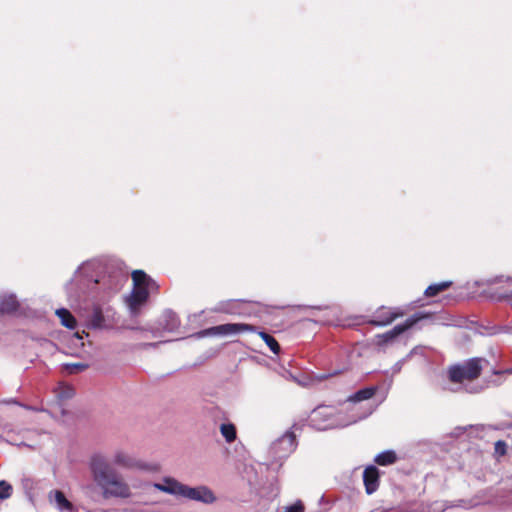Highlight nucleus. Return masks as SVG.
<instances>
[{
	"label": "nucleus",
	"mask_w": 512,
	"mask_h": 512,
	"mask_svg": "<svg viewBox=\"0 0 512 512\" xmlns=\"http://www.w3.org/2000/svg\"><path fill=\"white\" fill-rule=\"evenodd\" d=\"M90 470L105 499H127L132 496L129 484L103 455L95 454L91 457Z\"/></svg>",
	"instance_id": "obj_1"
},
{
	"label": "nucleus",
	"mask_w": 512,
	"mask_h": 512,
	"mask_svg": "<svg viewBox=\"0 0 512 512\" xmlns=\"http://www.w3.org/2000/svg\"><path fill=\"white\" fill-rule=\"evenodd\" d=\"M131 277L133 289L126 302L131 313L137 315L140 307L147 302L150 292L158 291L159 286L143 270H134Z\"/></svg>",
	"instance_id": "obj_2"
},
{
	"label": "nucleus",
	"mask_w": 512,
	"mask_h": 512,
	"mask_svg": "<svg viewBox=\"0 0 512 512\" xmlns=\"http://www.w3.org/2000/svg\"><path fill=\"white\" fill-rule=\"evenodd\" d=\"M348 412L350 413L348 419L344 423L340 424L336 419H334L335 410L333 408L329 406H319L313 410L311 414V422L318 430H326L339 426L345 427L357 423L370 414V412L358 413L355 405L349 408Z\"/></svg>",
	"instance_id": "obj_3"
},
{
	"label": "nucleus",
	"mask_w": 512,
	"mask_h": 512,
	"mask_svg": "<svg viewBox=\"0 0 512 512\" xmlns=\"http://www.w3.org/2000/svg\"><path fill=\"white\" fill-rule=\"evenodd\" d=\"M482 372L481 359L472 358L464 364L452 365L448 369V377L452 383H462L477 379Z\"/></svg>",
	"instance_id": "obj_4"
},
{
	"label": "nucleus",
	"mask_w": 512,
	"mask_h": 512,
	"mask_svg": "<svg viewBox=\"0 0 512 512\" xmlns=\"http://www.w3.org/2000/svg\"><path fill=\"white\" fill-rule=\"evenodd\" d=\"M427 315L423 313H415L402 324L396 325L393 329L375 336V344L378 346H385L393 342L399 335L412 328Z\"/></svg>",
	"instance_id": "obj_5"
},
{
	"label": "nucleus",
	"mask_w": 512,
	"mask_h": 512,
	"mask_svg": "<svg viewBox=\"0 0 512 512\" xmlns=\"http://www.w3.org/2000/svg\"><path fill=\"white\" fill-rule=\"evenodd\" d=\"M405 315V312L401 308L380 306L378 307L370 319L364 322L373 326H387L394 322L396 319L401 318Z\"/></svg>",
	"instance_id": "obj_6"
},
{
	"label": "nucleus",
	"mask_w": 512,
	"mask_h": 512,
	"mask_svg": "<svg viewBox=\"0 0 512 512\" xmlns=\"http://www.w3.org/2000/svg\"><path fill=\"white\" fill-rule=\"evenodd\" d=\"M244 332H256V327L247 323H226L207 328L200 332L202 336H228Z\"/></svg>",
	"instance_id": "obj_7"
},
{
	"label": "nucleus",
	"mask_w": 512,
	"mask_h": 512,
	"mask_svg": "<svg viewBox=\"0 0 512 512\" xmlns=\"http://www.w3.org/2000/svg\"><path fill=\"white\" fill-rule=\"evenodd\" d=\"M112 463L120 468L127 469V470H148L149 467L145 463H143L141 460L137 459L133 454L130 452L124 450V449H117L114 452Z\"/></svg>",
	"instance_id": "obj_8"
},
{
	"label": "nucleus",
	"mask_w": 512,
	"mask_h": 512,
	"mask_svg": "<svg viewBox=\"0 0 512 512\" xmlns=\"http://www.w3.org/2000/svg\"><path fill=\"white\" fill-rule=\"evenodd\" d=\"M181 497L199 501L205 504H211L216 501L214 493L206 486L189 487L184 485Z\"/></svg>",
	"instance_id": "obj_9"
},
{
	"label": "nucleus",
	"mask_w": 512,
	"mask_h": 512,
	"mask_svg": "<svg viewBox=\"0 0 512 512\" xmlns=\"http://www.w3.org/2000/svg\"><path fill=\"white\" fill-rule=\"evenodd\" d=\"M363 482L367 494L374 493L380 483L379 469L376 466L370 465L365 468L363 472Z\"/></svg>",
	"instance_id": "obj_10"
},
{
	"label": "nucleus",
	"mask_w": 512,
	"mask_h": 512,
	"mask_svg": "<svg viewBox=\"0 0 512 512\" xmlns=\"http://www.w3.org/2000/svg\"><path fill=\"white\" fill-rule=\"evenodd\" d=\"M154 487L159 491L171 495L182 496L184 484L180 483L174 478L166 477L164 478L162 483H155Z\"/></svg>",
	"instance_id": "obj_11"
},
{
	"label": "nucleus",
	"mask_w": 512,
	"mask_h": 512,
	"mask_svg": "<svg viewBox=\"0 0 512 512\" xmlns=\"http://www.w3.org/2000/svg\"><path fill=\"white\" fill-rule=\"evenodd\" d=\"M19 308V303L14 296H6L0 300V315L12 314Z\"/></svg>",
	"instance_id": "obj_12"
},
{
	"label": "nucleus",
	"mask_w": 512,
	"mask_h": 512,
	"mask_svg": "<svg viewBox=\"0 0 512 512\" xmlns=\"http://www.w3.org/2000/svg\"><path fill=\"white\" fill-rule=\"evenodd\" d=\"M377 392V387H365L363 389L358 390L353 395H351L348 400L352 403H357L364 400L371 399Z\"/></svg>",
	"instance_id": "obj_13"
},
{
	"label": "nucleus",
	"mask_w": 512,
	"mask_h": 512,
	"mask_svg": "<svg viewBox=\"0 0 512 512\" xmlns=\"http://www.w3.org/2000/svg\"><path fill=\"white\" fill-rule=\"evenodd\" d=\"M56 315L59 317L61 324L64 327L68 329H74L76 327V319L69 310L65 308L58 309L56 311Z\"/></svg>",
	"instance_id": "obj_14"
},
{
	"label": "nucleus",
	"mask_w": 512,
	"mask_h": 512,
	"mask_svg": "<svg viewBox=\"0 0 512 512\" xmlns=\"http://www.w3.org/2000/svg\"><path fill=\"white\" fill-rule=\"evenodd\" d=\"M397 461V455L393 450H386L374 458V462L380 466L392 465Z\"/></svg>",
	"instance_id": "obj_15"
},
{
	"label": "nucleus",
	"mask_w": 512,
	"mask_h": 512,
	"mask_svg": "<svg viewBox=\"0 0 512 512\" xmlns=\"http://www.w3.org/2000/svg\"><path fill=\"white\" fill-rule=\"evenodd\" d=\"M451 286L452 281H442L440 283L431 284L426 288L424 295L426 297H435L439 293L449 289Z\"/></svg>",
	"instance_id": "obj_16"
},
{
	"label": "nucleus",
	"mask_w": 512,
	"mask_h": 512,
	"mask_svg": "<svg viewBox=\"0 0 512 512\" xmlns=\"http://www.w3.org/2000/svg\"><path fill=\"white\" fill-rule=\"evenodd\" d=\"M220 432L225 438L226 442L232 443L237 438L236 427L232 423H223L220 425Z\"/></svg>",
	"instance_id": "obj_17"
},
{
	"label": "nucleus",
	"mask_w": 512,
	"mask_h": 512,
	"mask_svg": "<svg viewBox=\"0 0 512 512\" xmlns=\"http://www.w3.org/2000/svg\"><path fill=\"white\" fill-rule=\"evenodd\" d=\"M258 335L261 337V339L266 343V345L270 348V350L274 354L280 353V349H281L280 345H279L278 341L272 335H270L264 331L258 332Z\"/></svg>",
	"instance_id": "obj_18"
},
{
	"label": "nucleus",
	"mask_w": 512,
	"mask_h": 512,
	"mask_svg": "<svg viewBox=\"0 0 512 512\" xmlns=\"http://www.w3.org/2000/svg\"><path fill=\"white\" fill-rule=\"evenodd\" d=\"M54 496H55V501L60 508L66 509L69 511L72 510V508H73L72 503L66 498V496L64 495V493L62 491L55 490Z\"/></svg>",
	"instance_id": "obj_19"
},
{
	"label": "nucleus",
	"mask_w": 512,
	"mask_h": 512,
	"mask_svg": "<svg viewBox=\"0 0 512 512\" xmlns=\"http://www.w3.org/2000/svg\"><path fill=\"white\" fill-rule=\"evenodd\" d=\"M105 319L100 308H95L91 315L90 323L94 328H102L104 325Z\"/></svg>",
	"instance_id": "obj_20"
},
{
	"label": "nucleus",
	"mask_w": 512,
	"mask_h": 512,
	"mask_svg": "<svg viewBox=\"0 0 512 512\" xmlns=\"http://www.w3.org/2000/svg\"><path fill=\"white\" fill-rule=\"evenodd\" d=\"M12 491L13 488L8 482L4 480L0 481V499H8L12 495Z\"/></svg>",
	"instance_id": "obj_21"
},
{
	"label": "nucleus",
	"mask_w": 512,
	"mask_h": 512,
	"mask_svg": "<svg viewBox=\"0 0 512 512\" xmlns=\"http://www.w3.org/2000/svg\"><path fill=\"white\" fill-rule=\"evenodd\" d=\"M65 368L69 373H78L86 370L88 368V365L84 363H72L66 364Z\"/></svg>",
	"instance_id": "obj_22"
},
{
	"label": "nucleus",
	"mask_w": 512,
	"mask_h": 512,
	"mask_svg": "<svg viewBox=\"0 0 512 512\" xmlns=\"http://www.w3.org/2000/svg\"><path fill=\"white\" fill-rule=\"evenodd\" d=\"M305 506L302 501L298 500L294 504L285 507L284 512H304Z\"/></svg>",
	"instance_id": "obj_23"
},
{
	"label": "nucleus",
	"mask_w": 512,
	"mask_h": 512,
	"mask_svg": "<svg viewBox=\"0 0 512 512\" xmlns=\"http://www.w3.org/2000/svg\"><path fill=\"white\" fill-rule=\"evenodd\" d=\"M495 453L499 456H504L507 452V445L504 441L502 440H498L496 443H495Z\"/></svg>",
	"instance_id": "obj_24"
},
{
	"label": "nucleus",
	"mask_w": 512,
	"mask_h": 512,
	"mask_svg": "<svg viewBox=\"0 0 512 512\" xmlns=\"http://www.w3.org/2000/svg\"><path fill=\"white\" fill-rule=\"evenodd\" d=\"M281 444L283 442H288L290 447H293L295 444V434L293 432H286L281 439L278 440Z\"/></svg>",
	"instance_id": "obj_25"
},
{
	"label": "nucleus",
	"mask_w": 512,
	"mask_h": 512,
	"mask_svg": "<svg viewBox=\"0 0 512 512\" xmlns=\"http://www.w3.org/2000/svg\"><path fill=\"white\" fill-rule=\"evenodd\" d=\"M63 391L60 393L61 398H70L73 395V389L69 386L62 387Z\"/></svg>",
	"instance_id": "obj_26"
},
{
	"label": "nucleus",
	"mask_w": 512,
	"mask_h": 512,
	"mask_svg": "<svg viewBox=\"0 0 512 512\" xmlns=\"http://www.w3.org/2000/svg\"><path fill=\"white\" fill-rule=\"evenodd\" d=\"M222 311L225 313H232V311L228 308H222Z\"/></svg>",
	"instance_id": "obj_27"
}]
</instances>
